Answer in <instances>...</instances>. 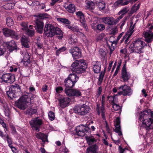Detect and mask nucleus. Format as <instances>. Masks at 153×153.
<instances>
[{
  "label": "nucleus",
  "instance_id": "obj_1",
  "mask_svg": "<svg viewBox=\"0 0 153 153\" xmlns=\"http://www.w3.org/2000/svg\"><path fill=\"white\" fill-rule=\"evenodd\" d=\"M139 120L147 130L153 128V114L149 109L141 112Z\"/></svg>",
  "mask_w": 153,
  "mask_h": 153
},
{
  "label": "nucleus",
  "instance_id": "obj_2",
  "mask_svg": "<svg viewBox=\"0 0 153 153\" xmlns=\"http://www.w3.org/2000/svg\"><path fill=\"white\" fill-rule=\"evenodd\" d=\"M146 45L144 42L137 39L131 44L129 48V51L131 53L140 54L144 52V47Z\"/></svg>",
  "mask_w": 153,
  "mask_h": 153
},
{
  "label": "nucleus",
  "instance_id": "obj_3",
  "mask_svg": "<svg viewBox=\"0 0 153 153\" xmlns=\"http://www.w3.org/2000/svg\"><path fill=\"white\" fill-rule=\"evenodd\" d=\"M34 96V95L32 96L30 99L28 97V94L24 93L16 102V106L21 109H25L27 107V104L29 102L30 100L33 99Z\"/></svg>",
  "mask_w": 153,
  "mask_h": 153
},
{
  "label": "nucleus",
  "instance_id": "obj_4",
  "mask_svg": "<svg viewBox=\"0 0 153 153\" xmlns=\"http://www.w3.org/2000/svg\"><path fill=\"white\" fill-rule=\"evenodd\" d=\"M120 120L119 117H117L116 119L114 120V125L115 128L114 131L119 136L117 139H114L111 136L112 140L115 142L116 144L117 145H119V144L120 138L122 137V134L120 125Z\"/></svg>",
  "mask_w": 153,
  "mask_h": 153
},
{
  "label": "nucleus",
  "instance_id": "obj_5",
  "mask_svg": "<svg viewBox=\"0 0 153 153\" xmlns=\"http://www.w3.org/2000/svg\"><path fill=\"white\" fill-rule=\"evenodd\" d=\"M119 91L118 94L119 95H123V96H130L132 94V90L130 87L126 84L121 85L119 87Z\"/></svg>",
  "mask_w": 153,
  "mask_h": 153
},
{
  "label": "nucleus",
  "instance_id": "obj_6",
  "mask_svg": "<svg viewBox=\"0 0 153 153\" xmlns=\"http://www.w3.org/2000/svg\"><path fill=\"white\" fill-rule=\"evenodd\" d=\"M90 110L88 106L83 104L80 106H77L74 108V112L80 115L86 114Z\"/></svg>",
  "mask_w": 153,
  "mask_h": 153
},
{
  "label": "nucleus",
  "instance_id": "obj_7",
  "mask_svg": "<svg viewBox=\"0 0 153 153\" xmlns=\"http://www.w3.org/2000/svg\"><path fill=\"white\" fill-rule=\"evenodd\" d=\"M55 27L51 24H48L45 25L44 32L45 35L52 37L55 35Z\"/></svg>",
  "mask_w": 153,
  "mask_h": 153
},
{
  "label": "nucleus",
  "instance_id": "obj_8",
  "mask_svg": "<svg viewBox=\"0 0 153 153\" xmlns=\"http://www.w3.org/2000/svg\"><path fill=\"white\" fill-rule=\"evenodd\" d=\"M30 123L32 127L34 128L37 131H39L40 126L43 124L42 120L38 117L33 118Z\"/></svg>",
  "mask_w": 153,
  "mask_h": 153
},
{
  "label": "nucleus",
  "instance_id": "obj_9",
  "mask_svg": "<svg viewBox=\"0 0 153 153\" xmlns=\"http://www.w3.org/2000/svg\"><path fill=\"white\" fill-rule=\"evenodd\" d=\"M65 91L67 95L69 97H79L82 95L81 92L77 89H71L66 88Z\"/></svg>",
  "mask_w": 153,
  "mask_h": 153
},
{
  "label": "nucleus",
  "instance_id": "obj_10",
  "mask_svg": "<svg viewBox=\"0 0 153 153\" xmlns=\"http://www.w3.org/2000/svg\"><path fill=\"white\" fill-rule=\"evenodd\" d=\"M15 81V76L10 74H4L0 78V82L11 84Z\"/></svg>",
  "mask_w": 153,
  "mask_h": 153
},
{
  "label": "nucleus",
  "instance_id": "obj_11",
  "mask_svg": "<svg viewBox=\"0 0 153 153\" xmlns=\"http://www.w3.org/2000/svg\"><path fill=\"white\" fill-rule=\"evenodd\" d=\"M153 27L151 26L146 29L143 33V36L145 38V41L148 43L151 42L153 40V33L149 29H152Z\"/></svg>",
  "mask_w": 153,
  "mask_h": 153
},
{
  "label": "nucleus",
  "instance_id": "obj_12",
  "mask_svg": "<svg viewBox=\"0 0 153 153\" xmlns=\"http://www.w3.org/2000/svg\"><path fill=\"white\" fill-rule=\"evenodd\" d=\"M88 127L83 125H79L77 126L75 129L76 134L79 136H83L88 131Z\"/></svg>",
  "mask_w": 153,
  "mask_h": 153
},
{
  "label": "nucleus",
  "instance_id": "obj_13",
  "mask_svg": "<svg viewBox=\"0 0 153 153\" xmlns=\"http://www.w3.org/2000/svg\"><path fill=\"white\" fill-rule=\"evenodd\" d=\"M44 23L42 20L37 19L35 21L34 27L36 31L40 33H42L43 31Z\"/></svg>",
  "mask_w": 153,
  "mask_h": 153
},
{
  "label": "nucleus",
  "instance_id": "obj_14",
  "mask_svg": "<svg viewBox=\"0 0 153 153\" xmlns=\"http://www.w3.org/2000/svg\"><path fill=\"white\" fill-rule=\"evenodd\" d=\"M2 31L4 36H11L12 37L16 39H18V35L13 30L7 28L3 29Z\"/></svg>",
  "mask_w": 153,
  "mask_h": 153
},
{
  "label": "nucleus",
  "instance_id": "obj_15",
  "mask_svg": "<svg viewBox=\"0 0 153 153\" xmlns=\"http://www.w3.org/2000/svg\"><path fill=\"white\" fill-rule=\"evenodd\" d=\"M69 52L72 54L74 59H78L81 56V52L78 47L71 48L69 50Z\"/></svg>",
  "mask_w": 153,
  "mask_h": 153
},
{
  "label": "nucleus",
  "instance_id": "obj_16",
  "mask_svg": "<svg viewBox=\"0 0 153 153\" xmlns=\"http://www.w3.org/2000/svg\"><path fill=\"white\" fill-rule=\"evenodd\" d=\"M86 65V63L83 59H80L79 60H76L71 65V70L73 72L74 69L75 70L76 69L80 66H82L83 65Z\"/></svg>",
  "mask_w": 153,
  "mask_h": 153
},
{
  "label": "nucleus",
  "instance_id": "obj_17",
  "mask_svg": "<svg viewBox=\"0 0 153 153\" xmlns=\"http://www.w3.org/2000/svg\"><path fill=\"white\" fill-rule=\"evenodd\" d=\"M4 45L7 48L10 52L16 50L17 48L15 42L13 40L9 42H4Z\"/></svg>",
  "mask_w": 153,
  "mask_h": 153
},
{
  "label": "nucleus",
  "instance_id": "obj_18",
  "mask_svg": "<svg viewBox=\"0 0 153 153\" xmlns=\"http://www.w3.org/2000/svg\"><path fill=\"white\" fill-rule=\"evenodd\" d=\"M76 15L79 19L80 21L82 24V27L86 30H87V25L85 23V19L84 17L83 13L81 11H78L76 13Z\"/></svg>",
  "mask_w": 153,
  "mask_h": 153
},
{
  "label": "nucleus",
  "instance_id": "obj_19",
  "mask_svg": "<svg viewBox=\"0 0 153 153\" xmlns=\"http://www.w3.org/2000/svg\"><path fill=\"white\" fill-rule=\"evenodd\" d=\"M134 26L135 24L131 26L129 30L126 33V35L123 37L122 40V41H123L124 39H126L125 41V43H126L127 42L129 39L134 31Z\"/></svg>",
  "mask_w": 153,
  "mask_h": 153
},
{
  "label": "nucleus",
  "instance_id": "obj_20",
  "mask_svg": "<svg viewBox=\"0 0 153 153\" xmlns=\"http://www.w3.org/2000/svg\"><path fill=\"white\" fill-rule=\"evenodd\" d=\"M21 42L22 45L26 48L29 47V43L30 42V39L28 37L23 36L21 39Z\"/></svg>",
  "mask_w": 153,
  "mask_h": 153
},
{
  "label": "nucleus",
  "instance_id": "obj_21",
  "mask_svg": "<svg viewBox=\"0 0 153 153\" xmlns=\"http://www.w3.org/2000/svg\"><path fill=\"white\" fill-rule=\"evenodd\" d=\"M70 99L67 97L63 98L59 100L60 106L63 108H64L67 106L70 102Z\"/></svg>",
  "mask_w": 153,
  "mask_h": 153
},
{
  "label": "nucleus",
  "instance_id": "obj_22",
  "mask_svg": "<svg viewBox=\"0 0 153 153\" xmlns=\"http://www.w3.org/2000/svg\"><path fill=\"white\" fill-rule=\"evenodd\" d=\"M122 78L124 82L127 81L130 78L129 74L126 71L124 67H123L122 69Z\"/></svg>",
  "mask_w": 153,
  "mask_h": 153
},
{
  "label": "nucleus",
  "instance_id": "obj_23",
  "mask_svg": "<svg viewBox=\"0 0 153 153\" xmlns=\"http://www.w3.org/2000/svg\"><path fill=\"white\" fill-rule=\"evenodd\" d=\"M93 65V69L95 73H99L100 71L101 66V63L98 61L93 62H92Z\"/></svg>",
  "mask_w": 153,
  "mask_h": 153
},
{
  "label": "nucleus",
  "instance_id": "obj_24",
  "mask_svg": "<svg viewBox=\"0 0 153 153\" xmlns=\"http://www.w3.org/2000/svg\"><path fill=\"white\" fill-rule=\"evenodd\" d=\"M1 105L3 107V110L5 116L8 117L9 115L10 110L8 106L7 103L4 100L2 103H1Z\"/></svg>",
  "mask_w": 153,
  "mask_h": 153
},
{
  "label": "nucleus",
  "instance_id": "obj_25",
  "mask_svg": "<svg viewBox=\"0 0 153 153\" xmlns=\"http://www.w3.org/2000/svg\"><path fill=\"white\" fill-rule=\"evenodd\" d=\"M129 3V0H117L114 4V7L124 6L127 5Z\"/></svg>",
  "mask_w": 153,
  "mask_h": 153
},
{
  "label": "nucleus",
  "instance_id": "obj_26",
  "mask_svg": "<svg viewBox=\"0 0 153 153\" xmlns=\"http://www.w3.org/2000/svg\"><path fill=\"white\" fill-rule=\"evenodd\" d=\"M105 97L104 95L102 96V106L101 107L100 110L102 114V117L104 119H105Z\"/></svg>",
  "mask_w": 153,
  "mask_h": 153
},
{
  "label": "nucleus",
  "instance_id": "obj_27",
  "mask_svg": "<svg viewBox=\"0 0 153 153\" xmlns=\"http://www.w3.org/2000/svg\"><path fill=\"white\" fill-rule=\"evenodd\" d=\"M36 137L38 138L41 139L43 142H45L46 141H48V136L44 134L39 132L36 134Z\"/></svg>",
  "mask_w": 153,
  "mask_h": 153
},
{
  "label": "nucleus",
  "instance_id": "obj_28",
  "mask_svg": "<svg viewBox=\"0 0 153 153\" xmlns=\"http://www.w3.org/2000/svg\"><path fill=\"white\" fill-rule=\"evenodd\" d=\"M65 85L68 88H72L75 85V83L68 78L65 79L64 81Z\"/></svg>",
  "mask_w": 153,
  "mask_h": 153
},
{
  "label": "nucleus",
  "instance_id": "obj_29",
  "mask_svg": "<svg viewBox=\"0 0 153 153\" xmlns=\"http://www.w3.org/2000/svg\"><path fill=\"white\" fill-rule=\"evenodd\" d=\"M86 67V65H83V67L80 66L78 68H77L76 70H75V69H74L73 72L77 74H82L85 71Z\"/></svg>",
  "mask_w": 153,
  "mask_h": 153
},
{
  "label": "nucleus",
  "instance_id": "obj_30",
  "mask_svg": "<svg viewBox=\"0 0 153 153\" xmlns=\"http://www.w3.org/2000/svg\"><path fill=\"white\" fill-rule=\"evenodd\" d=\"M11 88V90L14 91L16 93L20 92L21 91V89L20 87L18 84H15L14 85H12L10 87Z\"/></svg>",
  "mask_w": 153,
  "mask_h": 153
},
{
  "label": "nucleus",
  "instance_id": "obj_31",
  "mask_svg": "<svg viewBox=\"0 0 153 153\" xmlns=\"http://www.w3.org/2000/svg\"><path fill=\"white\" fill-rule=\"evenodd\" d=\"M97 4L100 10L102 11H104V10L105 8V2L104 1H101L97 3Z\"/></svg>",
  "mask_w": 153,
  "mask_h": 153
},
{
  "label": "nucleus",
  "instance_id": "obj_32",
  "mask_svg": "<svg viewBox=\"0 0 153 153\" xmlns=\"http://www.w3.org/2000/svg\"><path fill=\"white\" fill-rule=\"evenodd\" d=\"M68 78L75 83L77 82L79 78L76 75L74 74H70Z\"/></svg>",
  "mask_w": 153,
  "mask_h": 153
},
{
  "label": "nucleus",
  "instance_id": "obj_33",
  "mask_svg": "<svg viewBox=\"0 0 153 153\" xmlns=\"http://www.w3.org/2000/svg\"><path fill=\"white\" fill-rule=\"evenodd\" d=\"M65 8L70 13H73L75 10V6L73 4H70Z\"/></svg>",
  "mask_w": 153,
  "mask_h": 153
},
{
  "label": "nucleus",
  "instance_id": "obj_34",
  "mask_svg": "<svg viewBox=\"0 0 153 153\" xmlns=\"http://www.w3.org/2000/svg\"><path fill=\"white\" fill-rule=\"evenodd\" d=\"M57 20L60 22L61 23H62L63 24H65V26L67 25H70L71 23L67 19L59 18L57 19Z\"/></svg>",
  "mask_w": 153,
  "mask_h": 153
},
{
  "label": "nucleus",
  "instance_id": "obj_35",
  "mask_svg": "<svg viewBox=\"0 0 153 153\" xmlns=\"http://www.w3.org/2000/svg\"><path fill=\"white\" fill-rule=\"evenodd\" d=\"M86 6L89 9V10L91 11L95 8V4L94 2L91 1H88L87 3Z\"/></svg>",
  "mask_w": 153,
  "mask_h": 153
},
{
  "label": "nucleus",
  "instance_id": "obj_36",
  "mask_svg": "<svg viewBox=\"0 0 153 153\" xmlns=\"http://www.w3.org/2000/svg\"><path fill=\"white\" fill-rule=\"evenodd\" d=\"M10 87V88L9 90L7 91V94L8 97L12 99L15 97V93L14 91L11 90Z\"/></svg>",
  "mask_w": 153,
  "mask_h": 153
},
{
  "label": "nucleus",
  "instance_id": "obj_37",
  "mask_svg": "<svg viewBox=\"0 0 153 153\" xmlns=\"http://www.w3.org/2000/svg\"><path fill=\"white\" fill-rule=\"evenodd\" d=\"M129 9L128 7H124L118 13V15H123V16L124 15L127 13L129 10Z\"/></svg>",
  "mask_w": 153,
  "mask_h": 153
},
{
  "label": "nucleus",
  "instance_id": "obj_38",
  "mask_svg": "<svg viewBox=\"0 0 153 153\" xmlns=\"http://www.w3.org/2000/svg\"><path fill=\"white\" fill-rule=\"evenodd\" d=\"M55 35H59V38H62L63 36L62 32L61 29L57 27H55V30H54Z\"/></svg>",
  "mask_w": 153,
  "mask_h": 153
},
{
  "label": "nucleus",
  "instance_id": "obj_39",
  "mask_svg": "<svg viewBox=\"0 0 153 153\" xmlns=\"http://www.w3.org/2000/svg\"><path fill=\"white\" fill-rule=\"evenodd\" d=\"M110 25L114 24V19L112 17H107L106 18V24Z\"/></svg>",
  "mask_w": 153,
  "mask_h": 153
},
{
  "label": "nucleus",
  "instance_id": "obj_40",
  "mask_svg": "<svg viewBox=\"0 0 153 153\" xmlns=\"http://www.w3.org/2000/svg\"><path fill=\"white\" fill-rule=\"evenodd\" d=\"M35 16L37 17V19H40L41 20L48 17V14L46 13L39 14Z\"/></svg>",
  "mask_w": 153,
  "mask_h": 153
},
{
  "label": "nucleus",
  "instance_id": "obj_41",
  "mask_svg": "<svg viewBox=\"0 0 153 153\" xmlns=\"http://www.w3.org/2000/svg\"><path fill=\"white\" fill-rule=\"evenodd\" d=\"M6 23L7 25L9 27L12 26L13 24V21L12 18L9 17L7 18Z\"/></svg>",
  "mask_w": 153,
  "mask_h": 153
},
{
  "label": "nucleus",
  "instance_id": "obj_42",
  "mask_svg": "<svg viewBox=\"0 0 153 153\" xmlns=\"http://www.w3.org/2000/svg\"><path fill=\"white\" fill-rule=\"evenodd\" d=\"M25 32L26 34L29 36L31 37L34 35L35 32L33 30H31L28 28L25 30Z\"/></svg>",
  "mask_w": 153,
  "mask_h": 153
},
{
  "label": "nucleus",
  "instance_id": "obj_43",
  "mask_svg": "<svg viewBox=\"0 0 153 153\" xmlns=\"http://www.w3.org/2000/svg\"><path fill=\"white\" fill-rule=\"evenodd\" d=\"M37 112L36 109H33L32 108H30L27 110V113L28 114L30 115H32L33 114H35Z\"/></svg>",
  "mask_w": 153,
  "mask_h": 153
},
{
  "label": "nucleus",
  "instance_id": "obj_44",
  "mask_svg": "<svg viewBox=\"0 0 153 153\" xmlns=\"http://www.w3.org/2000/svg\"><path fill=\"white\" fill-rule=\"evenodd\" d=\"M140 5V4H138L137 5L136 4L134 5L131 9V13H133L134 12H136L139 8Z\"/></svg>",
  "mask_w": 153,
  "mask_h": 153
},
{
  "label": "nucleus",
  "instance_id": "obj_45",
  "mask_svg": "<svg viewBox=\"0 0 153 153\" xmlns=\"http://www.w3.org/2000/svg\"><path fill=\"white\" fill-rule=\"evenodd\" d=\"M108 100L109 102L112 104L114 103L117 102V99L115 97L113 96H110L108 97Z\"/></svg>",
  "mask_w": 153,
  "mask_h": 153
},
{
  "label": "nucleus",
  "instance_id": "obj_46",
  "mask_svg": "<svg viewBox=\"0 0 153 153\" xmlns=\"http://www.w3.org/2000/svg\"><path fill=\"white\" fill-rule=\"evenodd\" d=\"M110 44H109L108 42H107V46L110 51V54L112 53V52L114 50V46L113 45V43L110 42Z\"/></svg>",
  "mask_w": 153,
  "mask_h": 153
},
{
  "label": "nucleus",
  "instance_id": "obj_47",
  "mask_svg": "<svg viewBox=\"0 0 153 153\" xmlns=\"http://www.w3.org/2000/svg\"><path fill=\"white\" fill-rule=\"evenodd\" d=\"M65 27L71 30L72 31L75 32H78L79 31V29L77 27H72L70 25H67L65 26Z\"/></svg>",
  "mask_w": 153,
  "mask_h": 153
},
{
  "label": "nucleus",
  "instance_id": "obj_48",
  "mask_svg": "<svg viewBox=\"0 0 153 153\" xmlns=\"http://www.w3.org/2000/svg\"><path fill=\"white\" fill-rule=\"evenodd\" d=\"M115 102L114 103L112 104V107L114 110L116 111L121 110L120 107Z\"/></svg>",
  "mask_w": 153,
  "mask_h": 153
},
{
  "label": "nucleus",
  "instance_id": "obj_49",
  "mask_svg": "<svg viewBox=\"0 0 153 153\" xmlns=\"http://www.w3.org/2000/svg\"><path fill=\"white\" fill-rule=\"evenodd\" d=\"M48 116L49 119L51 120H53L55 119V115L54 114V113H53L51 111H50L48 113Z\"/></svg>",
  "mask_w": 153,
  "mask_h": 153
},
{
  "label": "nucleus",
  "instance_id": "obj_50",
  "mask_svg": "<svg viewBox=\"0 0 153 153\" xmlns=\"http://www.w3.org/2000/svg\"><path fill=\"white\" fill-rule=\"evenodd\" d=\"M87 141L89 145L93 143L94 141H96V140H95L94 138L92 137H89L87 138Z\"/></svg>",
  "mask_w": 153,
  "mask_h": 153
},
{
  "label": "nucleus",
  "instance_id": "obj_51",
  "mask_svg": "<svg viewBox=\"0 0 153 153\" xmlns=\"http://www.w3.org/2000/svg\"><path fill=\"white\" fill-rule=\"evenodd\" d=\"M21 26L23 27L22 29L24 30H26L28 28L27 24V22H22L20 24Z\"/></svg>",
  "mask_w": 153,
  "mask_h": 153
},
{
  "label": "nucleus",
  "instance_id": "obj_52",
  "mask_svg": "<svg viewBox=\"0 0 153 153\" xmlns=\"http://www.w3.org/2000/svg\"><path fill=\"white\" fill-rule=\"evenodd\" d=\"M98 147L96 144L92 145L88 148L87 149H89L90 150L94 152H97V150Z\"/></svg>",
  "mask_w": 153,
  "mask_h": 153
},
{
  "label": "nucleus",
  "instance_id": "obj_53",
  "mask_svg": "<svg viewBox=\"0 0 153 153\" xmlns=\"http://www.w3.org/2000/svg\"><path fill=\"white\" fill-rule=\"evenodd\" d=\"M66 49V48L65 47H62L58 50L56 52V56H59L61 52L65 51Z\"/></svg>",
  "mask_w": 153,
  "mask_h": 153
},
{
  "label": "nucleus",
  "instance_id": "obj_54",
  "mask_svg": "<svg viewBox=\"0 0 153 153\" xmlns=\"http://www.w3.org/2000/svg\"><path fill=\"white\" fill-rule=\"evenodd\" d=\"M99 52L102 59H103V60H104L105 56V52L104 50L102 49H100L99 50Z\"/></svg>",
  "mask_w": 153,
  "mask_h": 153
},
{
  "label": "nucleus",
  "instance_id": "obj_55",
  "mask_svg": "<svg viewBox=\"0 0 153 153\" xmlns=\"http://www.w3.org/2000/svg\"><path fill=\"white\" fill-rule=\"evenodd\" d=\"M104 25L102 24H98L97 26V29L99 30L102 31L105 29Z\"/></svg>",
  "mask_w": 153,
  "mask_h": 153
},
{
  "label": "nucleus",
  "instance_id": "obj_56",
  "mask_svg": "<svg viewBox=\"0 0 153 153\" xmlns=\"http://www.w3.org/2000/svg\"><path fill=\"white\" fill-rule=\"evenodd\" d=\"M112 127L111 126H109L107 125L106 123V130L111 134L112 130Z\"/></svg>",
  "mask_w": 153,
  "mask_h": 153
},
{
  "label": "nucleus",
  "instance_id": "obj_57",
  "mask_svg": "<svg viewBox=\"0 0 153 153\" xmlns=\"http://www.w3.org/2000/svg\"><path fill=\"white\" fill-rule=\"evenodd\" d=\"M104 73H101L99 76V83L100 84L101 82H102L103 79V77L104 76Z\"/></svg>",
  "mask_w": 153,
  "mask_h": 153
},
{
  "label": "nucleus",
  "instance_id": "obj_58",
  "mask_svg": "<svg viewBox=\"0 0 153 153\" xmlns=\"http://www.w3.org/2000/svg\"><path fill=\"white\" fill-rule=\"evenodd\" d=\"M120 53L123 56H125L126 55L127 53L126 49V48H124L120 50Z\"/></svg>",
  "mask_w": 153,
  "mask_h": 153
},
{
  "label": "nucleus",
  "instance_id": "obj_59",
  "mask_svg": "<svg viewBox=\"0 0 153 153\" xmlns=\"http://www.w3.org/2000/svg\"><path fill=\"white\" fill-rule=\"evenodd\" d=\"M6 138L7 142L9 144V146H10L12 143L11 139L9 137L8 135H7Z\"/></svg>",
  "mask_w": 153,
  "mask_h": 153
},
{
  "label": "nucleus",
  "instance_id": "obj_60",
  "mask_svg": "<svg viewBox=\"0 0 153 153\" xmlns=\"http://www.w3.org/2000/svg\"><path fill=\"white\" fill-rule=\"evenodd\" d=\"M28 60H30V57L29 55H26L24 56L23 59L22 60L21 62H27Z\"/></svg>",
  "mask_w": 153,
  "mask_h": 153
},
{
  "label": "nucleus",
  "instance_id": "obj_61",
  "mask_svg": "<svg viewBox=\"0 0 153 153\" xmlns=\"http://www.w3.org/2000/svg\"><path fill=\"white\" fill-rule=\"evenodd\" d=\"M118 32L117 29V28H114L111 30V34L112 35H114L117 33Z\"/></svg>",
  "mask_w": 153,
  "mask_h": 153
},
{
  "label": "nucleus",
  "instance_id": "obj_62",
  "mask_svg": "<svg viewBox=\"0 0 153 153\" xmlns=\"http://www.w3.org/2000/svg\"><path fill=\"white\" fill-rule=\"evenodd\" d=\"M105 36V35L104 33H102L100 34L99 36H98L97 38V40H101Z\"/></svg>",
  "mask_w": 153,
  "mask_h": 153
},
{
  "label": "nucleus",
  "instance_id": "obj_63",
  "mask_svg": "<svg viewBox=\"0 0 153 153\" xmlns=\"http://www.w3.org/2000/svg\"><path fill=\"white\" fill-rule=\"evenodd\" d=\"M121 64V62H120L119 63V65H118L117 67L116 68V70L115 71V73H114V74L113 76H116L117 75V74L118 71L120 69Z\"/></svg>",
  "mask_w": 153,
  "mask_h": 153
},
{
  "label": "nucleus",
  "instance_id": "obj_64",
  "mask_svg": "<svg viewBox=\"0 0 153 153\" xmlns=\"http://www.w3.org/2000/svg\"><path fill=\"white\" fill-rule=\"evenodd\" d=\"M63 89L61 87H59L56 89V91L57 93H60V91H62Z\"/></svg>",
  "mask_w": 153,
  "mask_h": 153
}]
</instances>
